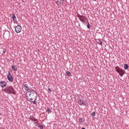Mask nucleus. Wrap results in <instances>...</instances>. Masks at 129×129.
I'll use <instances>...</instances> for the list:
<instances>
[{"instance_id":"obj_18","label":"nucleus","mask_w":129,"mask_h":129,"mask_svg":"<svg viewBox=\"0 0 129 129\" xmlns=\"http://www.w3.org/2000/svg\"><path fill=\"white\" fill-rule=\"evenodd\" d=\"M8 61H9V62H10V63H11V64L14 63V59H13L12 58H9L8 59Z\"/></svg>"},{"instance_id":"obj_23","label":"nucleus","mask_w":129,"mask_h":129,"mask_svg":"<svg viewBox=\"0 0 129 129\" xmlns=\"http://www.w3.org/2000/svg\"><path fill=\"white\" fill-rule=\"evenodd\" d=\"M79 81H80V82H82V83L84 81V80H83V79H82V78H79Z\"/></svg>"},{"instance_id":"obj_3","label":"nucleus","mask_w":129,"mask_h":129,"mask_svg":"<svg viewBox=\"0 0 129 129\" xmlns=\"http://www.w3.org/2000/svg\"><path fill=\"white\" fill-rule=\"evenodd\" d=\"M78 103L79 105H84V103H85V101H84V99L83 96L81 95H79L78 96Z\"/></svg>"},{"instance_id":"obj_4","label":"nucleus","mask_w":129,"mask_h":129,"mask_svg":"<svg viewBox=\"0 0 129 129\" xmlns=\"http://www.w3.org/2000/svg\"><path fill=\"white\" fill-rule=\"evenodd\" d=\"M77 17L79 18L80 21L82 23H85V20L87 21L88 19L83 15H80L78 13H77Z\"/></svg>"},{"instance_id":"obj_16","label":"nucleus","mask_w":129,"mask_h":129,"mask_svg":"<svg viewBox=\"0 0 129 129\" xmlns=\"http://www.w3.org/2000/svg\"><path fill=\"white\" fill-rule=\"evenodd\" d=\"M37 126H38V127H39L40 129H43V128H44V126L41 125V124H40V123H39V124H38Z\"/></svg>"},{"instance_id":"obj_1","label":"nucleus","mask_w":129,"mask_h":129,"mask_svg":"<svg viewBox=\"0 0 129 129\" xmlns=\"http://www.w3.org/2000/svg\"><path fill=\"white\" fill-rule=\"evenodd\" d=\"M38 93L34 90H31L27 92L26 96V99L30 102H33V104H37V97Z\"/></svg>"},{"instance_id":"obj_22","label":"nucleus","mask_w":129,"mask_h":129,"mask_svg":"<svg viewBox=\"0 0 129 129\" xmlns=\"http://www.w3.org/2000/svg\"><path fill=\"white\" fill-rule=\"evenodd\" d=\"M46 112L51 113V109L50 108H48L46 110Z\"/></svg>"},{"instance_id":"obj_17","label":"nucleus","mask_w":129,"mask_h":129,"mask_svg":"<svg viewBox=\"0 0 129 129\" xmlns=\"http://www.w3.org/2000/svg\"><path fill=\"white\" fill-rule=\"evenodd\" d=\"M124 69H125V70H126V69H128V64H124Z\"/></svg>"},{"instance_id":"obj_6","label":"nucleus","mask_w":129,"mask_h":129,"mask_svg":"<svg viewBox=\"0 0 129 129\" xmlns=\"http://www.w3.org/2000/svg\"><path fill=\"white\" fill-rule=\"evenodd\" d=\"M7 79L10 82H13V81H14V77H13L12 74H11L10 72H9L8 74L7 75Z\"/></svg>"},{"instance_id":"obj_9","label":"nucleus","mask_w":129,"mask_h":129,"mask_svg":"<svg viewBox=\"0 0 129 129\" xmlns=\"http://www.w3.org/2000/svg\"><path fill=\"white\" fill-rule=\"evenodd\" d=\"M102 41H103L102 39H96V42L97 44H99L101 46H102Z\"/></svg>"},{"instance_id":"obj_10","label":"nucleus","mask_w":129,"mask_h":129,"mask_svg":"<svg viewBox=\"0 0 129 129\" xmlns=\"http://www.w3.org/2000/svg\"><path fill=\"white\" fill-rule=\"evenodd\" d=\"M55 3L58 5L59 4V5H62L63 3H64V0H55Z\"/></svg>"},{"instance_id":"obj_14","label":"nucleus","mask_w":129,"mask_h":129,"mask_svg":"<svg viewBox=\"0 0 129 129\" xmlns=\"http://www.w3.org/2000/svg\"><path fill=\"white\" fill-rule=\"evenodd\" d=\"M24 87L25 88V89L26 90H30V88L29 87V86L28 85V84H25Z\"/></svg>"},{"instance_id":"obj_26","label":"nucleus","mask_w":129,"mask_h":129,"mask_svg":"<svg viewBox=\"0 0 129 129\" xmlns=\"http://www.w3.org/2000/svg\"><path fill=\"white\" fill-rule=\"evenodd\" d=\"M48 92H50V93L52 92V90L50 88H48Z\"/></svg>"},{"instance_id":"obj_25","label":"nucleus","mask_w":129,"mask_h":129,"mask_svg":"<svg viewBox=\"0 0 129 129\" xmlns=\"http://www.w3.org/2000/svg\"><path fill=\"white\" fill-rule=\"evenodd\" d=\"M6 52H7V49H4L3 50V53H2V55H4V54H5V53H6Z\"/></svg>"},{"instance_id":"obj_15","label":"nucleus","mask_w":129,"mask_h":129,"mask_svg":"<svg viewBox=\"0 0 129 129\" xmlns=\"http://www.w3.org/2000/svg\"><path fill=\"white\" fill-rule=\"evenodd\" d=\"M29 119L31 121H35L36 120V118L34 117V116L30 117Z\"/></svg>"},{"instance_id":"obj_11","label":"nucleus","mask_w":129,"mask_h":129,"mask_svg":"<svg viewBox=\"0 0 129 129\" xmlns=\"http://www.w3.org/2000/svg\"><path fill=\"white\" fill-rule=\"evenodd\" d=\"M12 68L13 71H15V72L18 71V68L15 65H13L12 66Z\"/></svg>"},{"instance_id":"obj_19","label":"nucleus","mask_w":129,"mask_h":129,"mask_svg":"<svg viewBox=\"0 0 129 129\" xmlns=\"http://www.w3.org/2000/svg\"><path fill=\"white\" fill-rule=\"evenodd\" d=\"M66 74H67V76H70L71 75V73H70V72H69V71H67Z\"/></svg>"},{"instance_id":"obj_12","label":"nucleus","mask_w":129,"mask_h":129,"mask_svg":"<svg viewBox=\"0 0 129 129\" xmlns=\"http://www.w3.org/2000/svg\"><path fill=\"white\" fill-rule=\"evenodd\" d=\"M11 17L12 18L13 21H17V17H16V15H15V14H12Z\"/></svg>"},{"instance_id":"obj_8","label":"nucleus","mask_w":129,"mask_h":129,"mask_svg":"<svg viewBox=\"0 0 129 129\" xmlns=\"http://www.w3.org/2000/svg\"><path fill=\"white\" fill-rule=\"evenodd\" d=\"M0 86L2 88L6 87L7 86V82L3 81H0Z\"/></svg>"},{"instance_id":"obj_24","label":"nucleus","mask_w":129,"mask_h":129,"mask_svg":"<svg viewBox=\"0 0 129 129\" xmlns=\"http://www.w3.org/2000/svg\"><path fill=\"white\" fill-rule=\"evenodd\" d=\"M92 116H93V117H94V116H95V115H96V113H95V112H92Z\"/></svg>"},{"instance_id":"obj_20","label":"nucleus","mask_w":129,"mask_h":129,"mask_svg":"<svg viewBox=\"0 0 129 129\" xmlns=\"http://www.w3.org/2000/svg\"><path fill=\"white\" fill-rule=\"evenodd\" d=\"M35 123L37 124L36 125H38V124H40V123H39V121L38 120V119H35Z\"/></svg>"},{"instance_id":"obj_13","label":"nucleus","mask_w":129,"mask_h":129,"mask_svg":"<svg viewBox=\"0 0 129 129\" xmlns=\"http://www.w3.org/2000/svg\"><path fill=\"white\" fill-rule=\"evenodd\" d=\"M79 121L80 122L82 123V122H84V121H85V118H80L79 119Z\"/></svg>"},{"instance_id":"obj_5","label":"nucleus","mask_w":129,"mask_h":129,"mask_svg":"<svg viewBox=\"0 0 129 129\" xmlns=\"http://www.w3.org/2000/svg\"><path fill=\"white\" fill-rule=\"evenodd\" d=\"M115 71H116V72H117V73H119V75H120V76H121V77L123 76V74H124V71H123L122 69L117 67V68H116Z\"/></svg>"},{"instance_id":"obj_21","label":"nucleus","mask_w":129,"mask_h":129,"mask_svg":"<svg viewBox=\"0 0 129 129\" xmlns=\"http://www.w3.org/2000/svg\"><path fill=\"white\" fill-rule=\"evenodd\" d=\"M90 27H91V26L90 25V24L89 23V22H88V24L87 25V28H88V29H90Z\"/></svg>"},{"instance_id":"obj_27","label":"nucleus","mask_w":129,"mask_h":129,"mask_svg":"<svg viewBox=\"0 0 129 129\" xmlns=\"http://www.w3.org/2000/svg\"><path fill=\"white\" fill-rule=\"evenodd\" d=\"M93 2H96V0H93Z\"/></svg>"},{"instance_id":"obj_28","label":"nucleus","mask_w":129,"mask_h":129,"mask_svg":"<svg viewBox=\"0 0 129 129\" xmlns=\"http://www.w3.org/2000/svg\"><path fill=\"white\" fill-rule=\"evenodd\" d=\"M0 115H2V113L0 112Z\"/></svg>"},{"instance_id":"obj_2","label":"nucleus","mask_w":129,"mask_h":129,"mask_svg":"<svg viewBox=\"0 0 129 129\" xmlns=\"http://www.w3.org/2000/svg\"><path fill=\"white\" fill-rule=\"evenodd\" d=\"M3 91L8 93V94H16V91H15V89L12 86H7Z\"/></svg>"},{"instance_id":"obj_7","label":"nucleus","mask_w":129,"mask_h":129,"mask_svg":"<svg viewBox=\"0 0 129 129\" xmlns=\"http://www.w3.org/2000/svg\"><path fill=\"white\" fill-rule=\"evenodd\" d=\"M15 31L18 34L22 32V26L21 25H17L15 28Z\"/></svg>"}]
</instances>
